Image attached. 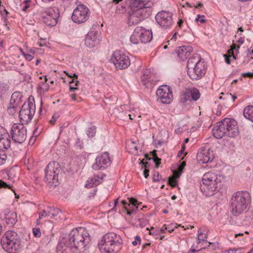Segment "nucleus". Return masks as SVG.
Masks as SVG:
<instances>
[{
	"label": "nucleus",
	"instance_id": "nucleus-1",
	"mask_svg": "<svg viewBox=\"0 0 253 253\" xmlns=\"http://www.w3.org/2000/svg\"><path fill=\"white\" fill-rule=\"evenodd\" d=\"M251 197L247 191H238L233 194L229 201L232 214L238 216L246 213L250 208Z\"/></svg>",
	"mask_w": 253,
	"mask_h": 253
},
{
	"label": "nucleus",
	"instance_id": "nucleus-2",
	"mask_svg": "<svg viewBox=\"0 0 253 253\" xmlns=\"http://www.w3.org/2000/svg\"><path fill=\"white\" fill-rule=\"evenodd\" d=\"M224 179L222 175L216 172H206L203 176L200 189L205 196H211L219 191Z\"/></svg>",
	"mask_w": 253,
	"mask_h": 253
},
{
	"label": "nucleus",
	"instance_id": "nucleus-3",
	"mask_svg": "<svg viewBox=\"0 0 253 253\" xmlns=\"http://www.w3.org/2000/svg\"><path fill=\"white\" fill-rule=\"evenodd\" d=\"M212 132L213 136L217 139L224 136L234 138L239 135V130L236 121L233 119L226 118L216 123Z\"/></svg>",
	"mask_w": 253,
	"mask_h": 253
},
{
	"label": "nucleus",
	"instance_id": "nucleus-4",
	"mask_svg": "<svg viewBox=\"0 0 253 253\" xmlns=\"http://www.w3.org/2000/svg\"><path fill=\"white\" fill-rule=\"evenodd\" d=\"M128 15L127 21L128 26H133L139 24L151 14L150 6H143L130 0H128Z\"/></svg>",
	"mask_w": 253,
	"mask_h": 253
},
{
	"label": "nucleus",
	"instance_id": "nucleus-5",
	"mask_svg": "<svg viewBox=\"0 0 253 253\" xmlns=\"http://www.w3.org/2000/svg\"><path fill=\"white\" fill-rule=\"evenodd\" d=\"M123 240L120 235L114 232L105 234L98 242V248L101 253H114L122 248Z\"/></svg>",
	"mask_w": 253,
	"mask_h": 253
},
{
	"label": "nucleus",
	"instance_id": "nucleus-6",
	"mask_svg": "<svg viewBox=\"0 0 253 253\" xmlns=\"http://www.w3.org/2000/svg\"><path fill=\"white\" fill-rule=\"evenodd\" d=\"M90 240L89 234L84 227L73 229L69 235V244L71 248H84Z\"/></svg>",
	"mask_w": 253,
	"mask_h": 253
},
{
	"label": "nucleus",
	"instance_id": "nucleus-7",
	"mask_svg": "<svg viewBox=\"0 0 253 253\" xmlns=\"http://www.w3.org/2000/svg\"><path fill=\"white\" fill-rule=\"evenodd\" d=\"M0 243L2 248L9 253H18L20 249V241L16 232L9 230L2 236Z\"/></svg>",
	"mask_w": 253,
	"mask_h": 253
},
{
	"label": "nucleus",
	"instance_id": "nucleus-8",
	"mask_svg": "<svg viewBox=\"0 0 253 253\" xmlns=\"http://www.w3.org/2000/svg\"><path fill=\"white\" fill-rule=\"evenodd\" d=\"M60 171L59 164L55 162H50L45 169L46 182L52 186H56L58 183V174Z\"/></svg>",
	"mask_w": 253,
	"mask_h": 253
},
{
	"label": "nucleus",
	"instance_id": "nucleus-9",
	"mask_svg": "<svg viewBox=\"0 0 253 253\" xmlns=\"http://www.w3.org/2000/svg\"><path fill=\"white\" fill-rule=\"evenodd\" d=\"M35 109V104L32 102L27 101L23 104L19 113V117L22 124H27L32 120Z\"/></svg>",
	"mask_w": 253,
	"mask_h": 253
},
{
	"label": "nucleus",
	"instance_id": "nucleus-10",
	"mask_svg": "<svg viewBox=\"0 0 253 253\" xmlns=\"http://www.w3.org/2000/svg\"><path fill=\"white\" fill-rule=\"evenodd\" d=\"M90 16V10L84 4H80L73 11L72 19L75 23L81 24L86 21Z\"/></svg>",
	"mask_w": 253,
	"mask_h": 253
},
{
	"label": "nucleus",
	"instance_id": "nucleus-11",
	"mask_svg": "<svg viewBox=\"0 0 253 253\" xmlns=\"http://www.w3.org/2000/svg\"><path fill=\"white\" fill-rule=\"evenodd\" d=\"M111 61L118 69H125L130 64L129 57L120 50L115 51L112 54Z\"/></svg>",
	"mask_w": 253,
	"mask_h": 253
},
{
	"label": "nucleus",
	"instance_id": "nucleus-12",
	"mask_svg": "<svg viewBox=\"0 0 253 253\" xmlns=\"http://www.w3.org/2000/svg\"><path fill=\"white\" fill-rule=\"evenodd\" d=\"M10 134L14 142L22 143L26 139L27 129L23 124H14L12 126Z\"/></svg>",
	"mask_w": 253,
	"mask_h": 253
},
{
	"label": "nucleus",
	"instance_id": "nucleus-13",
	"mask_svg": "<svg viewBox=\"0 0 253 253\" xmlns=\"http://www.w3.org/2000/svg\"><path fill=\"white\" fill-rule=\"evenodd\" d=\"M172 16L171 12L162 10L156 14L155 19L161 27L167 29L171 28L173 24Z\"/></svg>",
	"mask_w": 253,
	"mask_h": 253
},
{
	"label": "nucleus",
	"instance_id": "nucleus-14",
	"mask_svg": "<svg viewBox=\"0 0 253 253\" xmlns=\"http://www.w3.org/2000/svg\"><path fill=\"white\" fill-rule=\"evenodd\" d=\"M157 100L163 104H169L172 100L171 89L168 85L160 86L156 91Z\"/></svg>",
	"mask_w": 253,
	"mask_h": 253
},
{
	"label": "nucleus",
	"instance_id": "nucleus-15",
	"mask_svg": "<svg viewBox=\"0 0 253 253\" xmlns=\"http://www.w3.org/2000/svg\"><path fill=\"white\" fill-rule=\"evenodd\" d=\"M59 17V13L57 9H54L52 7L47 8L42 16L44 23L47 26L53 27L57 23V20Z\"/></svg>",
	"mask_w": 253,
	"mask_h": 253
},
{
	"label": "nucleus",
	"instance_id": "nucleus-16",
	"mask_svg": "<svg viewBox=\"0 0 253 253\" xmlns=\"http://www.w3.org/2000/svg\"><path fill=\"white\" fill-rule=\"evenodd\" d=\"M111 163L109 153L104 152L96 157L95 162L92 166V168L95 170L104 169L110 166Z\"/></svg>",
	"mask_w": 253,
	"mask_h": 253
},
{
	"label": "nucleus",
	"instance_id": "nucleus-17",
	"mask_svg": "<svg viewBox=\"0 0 253 253\" xmlns=\"http://www.w3.org/2000/svg\"><path fill=\"white\" fill-rule=\"evenodd\" d=\"M0 218L9 227H13L17 221V213L8 209L3 211Z\"/></svg>",
	"mask_w": 253,
	"mask_h": 253
},
{
	"label": "nucleus",
	"instance_id": "nucleus-18",
	"mask_svg": "<svg viewBox=\"0 0 253 253\" xmlns=\"http://www.w3.org/2000/svg\"><path fill=\"white\" fill-rule=\"evenodd\" d=\"M205 68L204 62L199 63L194 67L191 71H187V74L189 78L193 80L200 79L205 74Z\"/></svg>",
	"mask_w": 253,
	"mask_h": 253
},
{
	"label": "nucleus",
	"instance_id": "nucleus-19",
	"mask_svg": "<svg viewBox=\"0 0 253 253\" xmlns=\"http://www.w3.org/2000/svg\"><path fill=\"white\" fill-rule=\"evenodd\" d=\"M11 141L6 129L0 126V150H7L10 147Z\"/></svg>",
	"mask_w": 253,
	"mask_h": 253
},
{
	"label": "nucleus",
	"instance_id": "nucleus-20",
	"mask_svg": "<svg viewBox=\"0 0 253 253\" xmlns=\"http://www.w3.org/2000/svg\"><path fill=\"white\" fill-rule=\"evenodd\" d=\"M197 159L202 163H207L213 159V154L210 151L209 148L201 149L197 154Z\"/></svg>",
	"mask_w": 253,
	"mask_h": 253
},
{
	"label": "nucleus",
	"instance_id": "nucleus-21",
	"mask_svg": "<svg viewBox=\"0 0 253 253\" xmlns=\"http://www.w3.org/2000/svg\"><path fill=\"white\" fill-rule=\"evenodd\" d=\"M99 37V34L97 32L94 31H89L84 40L85 45L89 48L94 47L95 45L99 43L100 41Z\"/></svg>",
	"mask_w": 253,
	"mask_h": 253
},
{
	"label": "nucleus",
	"instance_id": "nucleus-22",
	"mask_svg": "<svg viewBox=\"0 0 253 253\" xmlns=\"http://www.w3.org/2000/svg\"><path fill=\"white\" fill-rule=\"evenodd\" d=\"M181 98L183 102L190 100L191 98L194 101H197L200 98V93L199 90L196 88H188L186 89Z\"/></svg>",
	"mask_w": 253,
	"mask_h": 253
},
{
	"label": "nucleus",
	"instance_id": "nucleus-23",
	"mask_svg": "<svg viewBox=\"0 0 253 253\" xmlns=\"http://www.w3.org/2000/svg\"><path fill=\"white\" fill-rule=\"evenodd\" d=\"M128 202L129 203H127L126 200H123L121 203L124 206L126 211V214L130 215L136 211L138 208V205L137 201L133 198H129Z\"/></svg>",
	"mask_w": 253,
	"mask_h": 253
},
{
	"label": "nucleus",
	"instance_id": "nucleus-24",
	"mask_svg": "<svg viewBox=\"0 0 253 253\" xmlns=\"http://www.w3.org/2000/svg\"><path fill=\"white\" fill-rule=\"evenodd\" d=\"M193 48L190 46H182L175 50V53L180 60H184L189 56L192 52Z\"/></svg>",
	"mask_w": 253,
	"mask_h": 253
},
{
	"label": "nucleus",
	"instance_id": "nucleus-25",
	"mask_svg": "<svg viewBox=\"0 0 253 253\" xmlns=\"http://www.w3.org/2000/svg\"><path fill=\"white\" fill-rule=\"evenodd\" d=\"M137 28L140 29L138 30V36L140 41L142 43L149 42L152 39V33L151 31L147 30L141 27H138Z\"/></svg>",
	"mask_w": 253,
	"mask_h": 253
},
{
	"label": "nucleus",
	"instance_id": "nucleus-26",
	"mask_svg": "<svg viewBox=\"0 0 253 253\" xmlns=\"http://www.w3.org/2000/svg\"><path fill=\"white\" fill-rule=\"evenodd\" d=\"M103 178L98 175H94L93 177L89 178L86 181L85 187L87 188H92L100 184Z\"/></svg>",
	"mask_w": 253,
	"mask_h": 253
},
{
	"label": "nucleus",
	"instance_id": "nucleus-27",
	"mask_svg": "<svg viewBox=\"0 0 253 253\" xmlns=\"http://www.w3.org/2000/svg\"><path fill=\"white\" fill-rule=\"evenodd\" d=\"M201 62H202L201 61V56L199 54H195L193 55L187 61V71L192 70L194 68V66L198 65V64Z\"/></svg>",
	"mask_w": 253,
	"mask_h": 253
},
{
	"label": "nucleus",
	"instance_id": "nucleus-28",
	"mask_svg": "<svg viewBox=\"0 0 253 253\" xmlns=\"http://www.w3.org/2000/svg\"><path fill=\"white\" fill-rule=\"evenodd\" d=\"M22 94L18 91L14 92L11 96L9 104L10 105H14L18 106L21 102Z\"/></svg>",
	"mask_w": 253,
	"mask_h": 253
},
{
	"label": "nucleus",
	"instance_id": "nucleus-29",
	"mask_svg": "<svg viewBox=\"0 0 253 253\" xmlns=\"http://www.w3.org/2000/svg\"><path fill=\"white\" fill-rule=\"evenodd\" d=\"M46 209L50 219H52L60 213H62V211L60 209L52 207H47Z\"/></svg>",
	"mask_w": 253,
	"mask_h": 253
},
{
	"label": "nucleus",
	"instance_id": "nucleus-30",
	"mask_svg": "<svg viewBox=\"0 0 253 253\" xmlns=\"http://www.w3.org/2000/svg\"><path fill=\"white\" fill-rule=\"evenodd\" d=\"M244 116L253 122V106H248L244 109Z\"/></svg>",
	"mask_w": 253,
	"mask_h": 253
},
{
	"label": "nucleus",
	"instance_id": "nucleus-31",
	"mask_svg": "<svg viewBox=\"0 0 253 253\" xmlns=\"http://www.w3.org/2000/svg\"><path fill=\"white\" fill-rule=\"evenodd\" d=\"M207 230L205 229L200 228L198 231V239L199 241L198 243H200L201 241H206L208 238Z\"/></svg>",
	"mask_w": 253,
	"mask_h": 253
},
{
	"label": "nucleus",
	"instance_id": "nucleus-32",
	"mask_svg": "<svg viewBox=\"0 0 253 253\" xmlns=\"http://www.w3.org/2000/svg\"><path fill=\"white\" fill-rule=\"evenodd\" d=\"M127 149L129 153L136 155L138 153L137 147L134 141H130L127 144Z\"/></svg>",
	"mask_w": 253,
	"mask_h": 253
},
{
	"label": "nucleus",
	"instance_id": "nucleus-33",
	"mask_svg": "<svg viewBox=\"0 0 253 253\" xmlns=\"http://www.w3.org/2000/svg\"><path fill=\"white\" fill-rule=\"evenodd\" d=\"M138 30H140V29L137 28L136 27L130 37V41L133 44H137L139 43V41H140L138 34L139 32Z\"/></svg>",
	"mask_w": 253,
	"mask_h": 253
},
{
	"label": "nucleus",
	"instance_id": "nucleus-34",
	"mask_svg": "<svg viewBox=\"0 0 253 253\" xmlns=\"http://www.w3.org/2000/svg\"><path fill=\"white\" fill-rule=\"evenodd\" d=\"M47 79L46 76H45V81L44 82H42L39 85L38 89L39 91L41 92V93L47 91L49 89V85L46 83Z\"/></svg>",
	"mask_w": 253,
	"mask_h": 253
},
{
	"label": "nucleus",
	"instance_id": "nucleus-35",
	"mask_svg": "<svg viewBox=\"0 0 253 253\" xmlns=\"http://www.w3.org/2000/svg\"><path fill=\"white\" fill-rule=\"evenodd\" d=\"M152 81V77L150 76H141V82L142 84L145 85L146 87H148L149 86H151V82Z\"/></svg>",
	"mask_w": 253,
	"mask_h": 253
},
{
	"label": "nucleus",
	"instance_id": "nucleus-36",
	"mask_svg": "<svg viewBox=\"0 0 253 253\" xmlns=\"http://www.w3.org/2000/svg\"><path fill=\"white\" fill-rule=\"evenodd\" d=\"M45 217L49 218V214L47 213L46 209L42 210L41 212L39 213V218L37 219V225L41 224L40 220Z\"/></svg>",
	"mask_w": 253,
	"mask_h": 253
},
{
	"label": "nucleus",
	"instance_id": "nucleus-37",
	"mask_svg": "<svg viewBox=\"0 0 253 253\" xmlns=\"http://www.w3.org/2000/svg\"><path fill=\"white\" fill-rule=\"evenodd\" d=\"M239 48L240 46L233 44L232 45H231L230 49L228 50V55H230V56H232L233 58L236 59V57L233 53V51L235 50L238 51Z\"/></svg>",
	"mask_w": 253,
	"mask_h": 253
},
{
	"label": "nucleus",
	"instance_id": "nucleus-38",
	"mask_svg": "<svg viewBox=\"0 0 253 253\" xmlns=\"http://www.w3.org/2000/svg\"><path fill=\"white\" fill-rule=\"evenodd\" d=\"M96 131V127L92 126L88 128L86 131V134L88 137L91 138L95 136Z\"/></svg>",
	"mask_w": 253,
	"mask_h": 253
},
{
	"label": "nucleus",
	"instance_id": "nucleus-39",
	"mask_svg": "<svg viewBox=\"0 0 253 253\" xmlns=\"http://www.w3.org/2000/svg\"><path fill=\"white\" fill-rule=\"evenodd\" d=\"M74 79H72V81L69 82L70 90L72 92H74L75 90L77 89V88L75 86H78V84L79 83L78 81H76L75 84H74Z\"/></svg>",
	"mask_w": 253,
	"mask_h": 253
},
{
	"label": "nucleus",
	"instance_id": "nucleus-40",
	"mask_svg": "<svg viewBox=\"0 0 253 253\" xmlns=\"http://www.w3.org/2000/svg\"><path fill=\"white\" fill-rule=\"evenodd\" d=\"M32 2L31 0H25L24 2L22 10L24 11H26L29 8L32 6Z\"/></svg>",
	"mask_w": 253,
	"mask_h": 253
},
{
	"label": "nucleus",
	"instance_id": "nucleus-41",
	"mask_svg": "<svg viewBox=\"0 0 253 253\" xmlns=\"http://www.w3.org/2000/svg\"><path fill=\"white\" fill-rule=\"evenodd\" d=\"M7 159V155L4 150H0V165L3 164Z\"/></svg>",
	"mask_w": 253,
	"mask_h": 253
},
{
	"label": "nucleus",
	"instance_id": "nucleus-42",
	"mask_svg": "<svg viewBox=\"0 0 253 253\" xmlns=\"http://www.w3.org/2000/svg\"><path fill=\"white\" fill-rule=\"evenodd\" d=\"M17 107L18 106H15L14 105H9V106L7 109L8 113L10 115H14L17 111Z\"/></svg>",
	"mask_w": 253,
	"mask_h": 253
},
{
	"label": "nucleus",
	"instance_id": "nucleus-43",
	"mask_svg": "<svg viewBox=\"0 0 253 253\" xmlns=\"http://www.w3.org/2000/svg\"><path fill=\"white\" fill-rule=\"evenodd\" d=\"M169 184L172 187H175L177 184V181L175 177H170L168 180Z\"/></svg>",
	"mask_w": 253,
	"mask_h": 253
},
{
	"label": "nucleus",
	"instance_id": "nucleus-44",
	"mask_svg": "<svg viewBox=\"0 0 253 253\" xmlns=\"http://www.w3.org/2000/svg\"><path fill=\"white\" fill-rule=\"evenodd\" d=\"M33 233L35 237L39 238L41 236V232L39 228H34Z\"/></svg>",
	"mask_w": 253,
	"mask_h": 253
},
{
	"label": "nucleus",
	"instance_id": "nucleus-45",
	"mask_svg": "<svg viewBox=\"0 0 253 253\" xmlns=\"http://www.w3.org/2000/svg\"><path fill=\"white\" fill-rule=\"evenodd\" d=\"M161 175L158 172H156L153 176V180L154 181H160L161 179Z\"/></svg>",
	"mask_w": 253,
	"mask_h": 253
},
{
	"label": "nucleus",
	"instance_id": "nucleus-46",
	"mask_svg": "<svg viewBox=\"0 0 253 253\" xmlns=\"http://www.w3.org/2000/svg\"><path fill=\"white\" fill-rule=\"evenodd\" d=\"M177 226H180V225H177V224H171L169 227H167V230L169 233H171L174 230V228H177Z\"/></svg>",
	"mask_w": 253,
	"mask_h": 253
},
{
	"label": "nucleus",
	"instance_id": "nucleus-47",
	"mask_svg": "<svg viewBox=\"0 0 253 253\" xmlns=\"http://www.w3.org/2000/svg\"><path fill=\"white\" fill-rule=\"evenodd\" d=\"M141 240V239L140 237L139 236H136L135 237L134 241H133L132 242V244L134 246H136L137 245L138 243L140 244Z\"/></svg>",
	"mask_w": 253,
	"mask_h": 253
},
{
	"label": "nucleus",
	"instance_id": "nucleus-48",
	"mask_svg": "<svg viewBox=\"0 0 253 253\" xmlns=\"http://www.w3.org/2000/svg\"><path fill=\"white\" fill-rule=\"evenodd\" d=\"M6 85L3 84H0V96L6 91Z\"/></svg>",
	"mask_w": 253,
	"mask_h": 253
},
{
	"label": "nucleus",
	"instance_id": "nucleus-49",
	"mask_svg": "<svg viewBox=\"0 0 253 253\" xmlns=\"http://www.w3.org/2000/svg\"><path fill=\"white\" fill-rule=\"evenodd\" d=\"M0 188L11 189V187L9 185L6 184L1 180H0Z\"/></svg>",
	"mask_w": 253,
	"mask_h": 253
},
{
	"label": "nucleus",
	"instance_id": "nucleus-50",
	"mask_svg": "<svg viewBox=\"0 0 253 253\" xmlns=\"http://www.w3.org/2000/svg\"><path fill=\"white\" fill-rule=\"evenodd\" d=\"M142 75L152 77V75L151 73L150 70L148 69H145L143 70Z\"/></svg>",
	"mask_w": 253,
	"mask_h": 253
},
{
	"label": "nucleus",
	"instance_id": "nucleus-51",
	"mask_svg": "<svg viewBox=\"0 0 253 253\" xmlns=\"http://www.w3.org/2000/svg\"><path fill=\"white\" fill-rule=\"evenodd\" d=\"M186 166V162L184 161H182L180 165L178 167V170L180 173H182L184 167Z\"/></svg>",
	"mask_w": 253,
	"mask_h": 253
},
{
	"label": "nucleus",
	"instance_id": "nucleus-52",
	"mask_svg": "<svg viewBox=\"0 0 253 253\" xmlns=\"http://www.w3.org/2000/svg\"><path fill=\"white\" fill-rule=\"evenodd\" d=\"M8 14L7 11L4 9V12L2 14V16L4 17V24L7 26V20L6 18Z\"/></svg>",
	"mask_w": 253,
	"mask_h": 253
},
{
	"label": "nucleus",
	"instance_id": "nucleus-53",
	"mask_svg": "<svg viewBox=\"0 0 253 253\" xmlns=\"http://www.w3.org/2000/svg\"><path fill=\"white\" fill-rule=\"evenodd\" d=\"M58 118H59V115L58 114H54L50 120V123L51 124H54Z\"/></svg>",
	"mask_w": 253,
	"mask_h": 253
},
{
	"label": "nucleus",
	"instance_id": "nucleus-54",
	"mask_svg": "<svg viewBox=\"0 0 253 253\" xmlns=\"http://www.w3.org/2000/svg\"><path fill=\"white\" fill-rule=\"evenodd\" d=\"M242 76L244 77H247V78H252L253 77V72H246L242 74Z\"/></svg>",
	"mask_w": 253,
	"mask_h": 253
},
{
	"label": "nucleus",
	"instance_id": "nucleus-55",
	"mask_svg": "<svg viewBox=\"0 0 253 253\" xmlns=\"http://www.w3.org/2000/svg\"><path fill=\"white\" fill-rule=\"evenodd\" d=\"M118 200H119V199H117L114 203H113L114 204V207L111 209L109 211V212H111V211H116V210L115 209V207H116L117 205L118 204Z\"/></svg>",
	"mask_w": 253,
	"mask_h": 253
},
{
	"label": "nucleus",
	"instance_id": "nucleus-56",
	"mask_svg": "<svg viewBox=\"0 0 253 253\" xmlns=\"http://www.w3.org/2000/svg\"><path fill=\"white\" fill-rule=\"evenodd\" d=\"M24 57L28 61H31L34 58V57L32 55H31L30 54H27V53H26L24 55Z\"/></svg>",
	"mask_w": 253,
	"mask_h": 253
},
{
	"label": "nucleus",
	"instance_id": "nucleus-57",
	"mask_svg": "<svg viewBox=\"0 0 253 253\" xmlns=\"http://www.w3.org/2000/svg\"><path fill=\"white\" fill-rule=\"evenodd\" d=\"M224 57L225 58V62L228 64H230V57H231L230 56V55H229L228 56L226 54H224Z\"/></svg>",
	"mask_w": 253,
	"mask_h": 253
},
{
	"label": "nucleus",
	"instance_id": "nucleus-58",
	"mask_svg": "<svg viewBox=\"0 0 253 253\" xmlns=\"http://www.w3.org/2000/svg\"><path fill=\"white\" fill-rule=\"evenodd\" d=\"M139 224L140 225V227H144L145 226V221L144 219H139Z\"/></svg>",
	"mask_w": 253,
	"mask_h": 253
},
{
	"label": "nucleus",
	"instance_id": "nucleus-59",
	"mask_svg": "<svg viewBox=\"0 0 253 253\" xmlns=\"http://www.w3.org/2000/svg\"><path fill=\"white\" fill-rule=\"evenodd\" d=\"M238 251L236 249H229L226 251V253H238Z\"/></svg>",
	"mask_w": 253,
	"mask_h": 253
},
{
	"label": "nucleus",
	"instance_id": "nucleus-60",
	"mask_svg": "<svg viewBox=\"0 0 253 253\" xmlns=\"http://www.w3.org/2000/svg\"><path fill=\"white\" fill-rule=\"evenodd\" d=\"M145 169L143 171L144 175L145 178H147L149 176V171L146 169V168H144Z\"/></svg>",
	"mask_w": 253,
	"mask_h": 253
},
{
	"label": "nucleus",
	"instance_id": "nucleus-61",
	"mask_svg": "<svg viewBox=\"0 0 253 253\" xmlns=\"http://www.w3.org/2000/svg\"><path fill=\"white\" fill-rule=\"evenodd\" d=\"M153 161L158 166L159 162L161 161V159L159 158L157 156H155L154 157Z\"/></svg>",
	"mask_w": 253,
	"mask_h": 253
},
{
	"label": "nucleus",
	"instance_id": "nucleus-62",
	"mask_svg": "<svg viewBox=\"0 0 253 253\" xmlns=\"http://www.w3.org/2000/svg\"><path fill=\"white\" fill-rule=\"evenodd\" d=\"M166 230H167V227L166 226V225H164L163 226V227H162L161 228V229L160 230V231H159V233H160V234H161V233H164V232H165V231Z\"/></svg>",
	"mask_w": 253,
	"mask_h": 253
},
{
	"label": "nucleus",
	"instance_id": "nucleus-63",
	"mask_svg": "<svg viewBox=\"0 0 253 253\" xmlns=\"http://www.w3.org/2000/svg\"><path fill=\"white\" fill-rule=\"evenodd\" d=\"M174 174V175L173 177H175V179H176V178H178L180 177L181 173H180L179 171L178 170H177L176 171H175Z\"/></svg>",
	"mask_w": 253,
	"mask_h": 253
},
{
	"label": "nucleus",
	"instance_id": "nucleus-64",
	"mask_svg": "<svg viewBox=\"0 0 253 253\" xmlns=\"http://www.w3.org/2000/svg\"><path fill=\"white\" fill-rule=\"evenodd\" d=\"M245 40L244 38L243 37H240L239 40L237 41L238 43H239L240 44H243Z\"/></svg>",
	"mask_w": 253,
	"mask_h": 253
}]
</instances>
